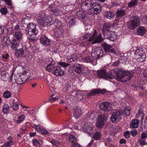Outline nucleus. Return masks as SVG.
I'll use <instances>...</instances> for the list:
<instances>
[{
	"label": "nucleus",
	"mask_w": 147,
	"mask_h": 147,
	"mask_svg": "<svg viewBox=\"0 0 147 147\" xmlns=\"http://www.w3.org/2000/svg\"><path fill=\"white\" fill-rule=\"evenodd\" d=\"M112 75L114 78L126 82L130 80L133 76V73L129 71H124L118 68L113 69Z\"/></svg>",
	"instance_id": "nucleus-1"
},
{
	"label": "nucleus",
	"mask_w": 147,
	"mask_h": 147,
	"mask_svg": "<svg viewBox=\"0 0 147 147\" xmlns=\"http://www.w3.org/2000/svg\"><path fill=\"white\" fill-rule=\"evenodd\" d=\"M131 108L129 107H125L122 113L121 111L114 110L112 112L110 119H121L125 118L124 115L127 117L130 114Z\"/></svg>",
	"instance_id": "nucleus-2"
},
{
	"label": "nucleus",
	"mask_w": 147,
	"mask_h": 147,
	"mask_svg": "<svg viewBox=\"0 0 147 147\" xmlns=\"http://www.w3.org/2000/svg\"><path fill=\"white\" fill-rule=\"evenodd\" d=\"M60 2L55 1L53 3L51 4L48 7V9L52 12V13L55 16H58L62 15L61 7L59 6Z\"/></svg>",
	"instance_id": "nucleus-3"
},
{
	"label": "nucleus",
	"mask_w": 147,
	"mask_h": 147,
	"mask_svg": "<svg viewBox=\"0 0 147 147\" xmlns=\"http://www.w3.org/2000/svg\"><path fill=\"white\" fill-rule=\"evenodd\" d=\"M112 70L113 69L107 73L106 72V69H102L97 71V75L99 78L109 80L114 78L112 75Z\"/></svg>",
	"instance_id": "nucleus-4"
},
{
	"label": "nucleus",
	"mask_w": 147,
	"mask_h": 147,
	"mask_svg": "<svg viewBox=\"0 0 147 147\" xmlns=\"http://www.w3.org/2000/svg\"><path fill=\"white\" fill-rule=\"evenodd\" d=\"M124 7H122L117 11L116 12V18L115 20V23L120 24V22L123 21V18L126 14V9Z\"/></svg>",
	"instance_id": "nucleus-5"
},
{
	"label": "nucleus",
	"mask_w": 147,
	"mask_h": 147,
	"mask_svg": "<svg viewBox=\"0 0 147 147\" xmlns=\"http://www.w3.org/2000/svg\"><path fill=\"white\" fill-rule=\"evenodd\" d=\"M140 24V21L139 18L138 17L134 16L132 20L128 22L127 28L131 30H133L139 26Z\"/></svg>",
	"instance_id": "nucleus-6"
},
{
	"label": "nucleus",
	"mask_w": 147,
	"mask_h": 147,
	"mask_svg": "<svg viewBox=\"0 0 147 147\" xmlns=\"http://www.w3.org/2000/svg\"><path fill=\"white\" fill-rule=\"evenodd\" d=\"M134 54L135 57L137 61L142 62L145 60L146 56L142 48L137 49L135 51Z\"/></svg>",
	"instance_id": "nucleus-7"
},
{
	"label": "nucleus",
	"mask_w": 147,
	"mask_h": 147,
	"mask_svg": "<svg viewBox=\"0 0 147 147\" xmlns=\"http://www.w3.org/2000/svg\"><path fill=\"white\" fill-rule=\"evenodd\" d=\"M63 17L65 19L67 20L68 23L67 25L70 28L76 25V17L74 16L65 13L64 14L63 13Z\"/></svg>",
	"instance_id": "nucleus-8"
},
{
	"label": "nucleus",
	"mask_w": 147,
	"mask_h": 147,
	"mask_svg": "<svg viewBox=\"0 0 147 147\" xmlns=\"http://www.w3.org/2000/svg\"><path fill=\"white\" fill-rule=\"evenodd\" d=\"M36 25L34 23H29L27 25L26 29V33L28 35L37 34L38 30L36 28Z\"/></svg>",
	"instance_id": "nucleus-9"
},
{
	"label": "nucleus",
	"mask_w": 147,
	"mask_h": 147,
	"mask_svg": "<svg viewBox=\"0 0 147 147\" xmlns=\"http://www.w3.org/2000/svg\"><path fill=\"white\" fill-rule=\"evenodd\" d=\"M103 51L102 48L100 47H97L92 50L91 56L93 59L97 60L103 56Z\"/></svg>",
	"instance_id": "nucleus-10"
},
{
	"label": "nucleus",
	"mask_w": 147,
	"mask_h": 147,
	"mask_svg": "<svg viewBox=\"0 0 147 147\" xmlns=\"http://www.w3.org/2000/svg\"><path fill=\"white\" fill-rule=\"evenodd\" d=\"M27 48L25 45H22L21 47L17 49L15 52V55L16 57L21 58L22 57L26 58L28 56L25 52H27Z\"/></svg>",
	"instance_id": "nucleus-11"
},
{
	"label": "nucleus",
	"mask_w": 147,
	"mask_h": 147,
	"mask_svg": "<svg viewBox=\"0 0 147 147\" xmlns=\"http://www.w3.org/2000/svg\"><path fill=\"white\" fill-rule=\"evenodd\" d=\"M91 8L92 10L91 9L90 10H89V13L97 14L101 11L100 5L98 3L93 2Z\"/></svg>",
	"instance_id": "nucleus-12"
},
{
	"label": "nucleus",
	"mask_w": 147,
	"mask_h": 147,
	"mask_svg": "<svg viewBox=\"0 0 147 147\" xmlns=\"http://www.w3.org/2000/svg\"><path fill=\"white\" fill-rule=\"evenodd\" d=\"M93 2V0H85L81 4V8L84 11H86L91 10V5Z\"/></svg>",
	"instance_id": "nucleus-13"
},
{
	"label": "nucleus",
	"mask_w": 147,
	"mask_h": 147,
	"mask_svg": "<svg viewBox=\"0 0 147 147\" xmlns=\"http://www.w3.org/2000/svg\"><path fill=\"white\" fill-rule=\"evenodd\" d=\"M99 107L101 110L105 112L110 111L111 109L110 103L108 101H105L101 103L99 105Z\"/></svg>",
	"instance_id": "nucleus-14"
},
{
	"label": "nucleus",
	"mask_w": 147,
	"mask_h": 147,
	"mask_svg": "<svg viewBox=\"0 0 147 147\" xmlns=\"http://www.w3.org/2000/svg\"><path fill=\"white\" fill-rule=\"evenodd\" d=\"M65 72L63 68L59 66H56L53 74L57 76H61L64 74Z\"/></svg>",
	"instance_id": "nucleus-15"
},
{
	"label": "nucleus",
	"mask_w": 147,
	"mask_h": 147,
	"mask_svg": "<svg viewBox=\"0 0 147 147\" xmlns=\"http://www.w3.org/2000/svg\"><path fill=\"white\" fill-rule=\"evenodd\" d=\"M82 110L78 107H74L72 108V112L73 116L76 119L79 118L82 115Z\"/></svg>",
	"instance_id": "nucleus-16"
},
{
	"label": "nucleus",
	"mask_w": 147,
	"mask_h": 147,
	"mask_svg": "<svg viewBox=\"0 0 147 147\" xmlns=\"http://www.w3.org/2000/svg\"><path fill=\"white\" fill-rule=\"evenodd\" d=\"M103 40V38L102 37L101 33H99L98 36L94 37V38H90L88 41L91 42L92 45H93L101 42Z\"/></svg>",
	"instance_id": "nucleus-17"
},
{
	"label": "nucleus",
	"mask_w": 147,
	"mask_h": 147,
	"mask_svg": "<svg viewBox=\"0 0 147 147\" xmlns=\"http://www.w3.org/2000/svg\"><path fill=\"white\" fill-rule=\"evenodd\" d=\"M84 125L82 126L83 127L81 129L80 127V126H78L77 129H80L82 130L83 129V131L84 132H86V131L88 132V130H91L93 129V125L92 124L90 123H84Z\"/></svg>",
	"instance_id": "nucleus-18"
},
{
	"label": "nucleus",
	"mask_w": 147,
	"mask_h": 147,
	"mask_svg": "<svg viewBox=\"0 0 147 147\" xmlns=\"http://www.w3.org/2000/svg\"><path fill=\"white\" fill-rule=\"evenodd\" d=\"M40 43L46 46H47L50 44L51 40L46 35H41L40 38Z\"/></svg>",
	"instance_id": "nucleus-19"
},
{
	"label": "nucleus",
	"mask_w": 147,
	"mask_h": 147,
	"mask_svg": "<svg viewBox=\"0 0 147 147\" xmlns=\"http://www.w3.org/2000/svg\"><path fill=\"white\" fill-rule=\"evenodd\" d=\"M112 26V24L110 22H105L103 25L102 30V34L104 36L106 35L107 32H109L110 29Z\"/></svg>",
	"instance_id": "nucleus-20"
},
{
	"label": "nucleus",
	"mask_w": 147,
	"mask_h": 147,
	"mask_svg": "<svg viewBox=\"0 0 147 147\" xmlns=\"http://www.w3.org/2000/svg\"><path fill=\"white\" fill-rule=\"evenodd\" d=\"M107 38L109 40L114 41L117 37V36L116 35L115 32H107Z\"/></svg>",
	"instance_id": "nucleus-21"
},
{
	"label": "nucleus",
	"mask_w": 147,
	"mask_h": 147,
	"mask_svg": "<svg viewBox=\"0 0 147 147\" xmlns=\"http://www.w3.org/2000/svg\"><path fill=\"white\" fill-rule=\"evenodd\" d=\"M20 42L13 39L10 42L11 49L13 50H15L18 48Z\"/></svg>",
	"instance_id": "nucleus-22"
},
{
	"label": "nucleus",
	"mask_w": 147,
	"mask_h": 147,
	"mask_svg": "<svg viewBox=\"0 0 147 147\" xmlns=\"http://www.w3.org/2000/svg\"><path fill=\"white\" fill-rule=\"evenodd\" d=\"M78 56L76 53L71 54L67 56V61L68 63L76 61L77 59Z\"/></svg>",
	"instance_id": "nucleus-23"
},
{
	"label": "nucleus",
	"mask_w": 147,
	"mask_h": 147,
	"mask_svg": "<svg viewBox=\"0 0 147 147\" xmlns=\"http://www.w3.org/2000/svg\"><path fill=\"white\" fill-rule=\"evenodd\" d=\"M73 69L77 74H80L82 71L81 65L78 63H75L73 66Z\"/></svg>",
	"instance_id": "nucleus-24"
},
{
	"label": "nucleus",
	"mask_w": 147,
	"mask_h": 147,
	"mask_svg": "<svg viewBox=\"0 0 147 147\" xmlns=\"http://www.w3.org/2000/svg\"><path fill=\"white\" fill-rule=\"evenodd\" d=\"M55 64V61H52L46 67V70L49 72L52 71L53 73V71H54L55 67L56 66Z\"/></svg>",
	"instance_id": "nucleus-25"
},
{
	"label": "nucleus",
	"mask_w": 147,
	"mask_h": 147,
	"mask_svg": "<svg viewBox=\"0 0 147 147\" xmlns=\"http://www.w3.org/2000/svg\"><path fill=\"white\" fill-rule=\"evenodd\" d=\"M105 18H106L110 20H113L115 16L114 12L110 11H107L105 13Z\"/></svg>",
	"instance_id": "nucleus-26"
},
{
	"label": "nucleus",
	"mask_w": 147,
	"mask_h": 147,
	"mask_svg": "<svg viewBox=\"0 0 147 147\" xmlns=\"http://www.w3.org/2000/svg\"><path fill=\"white\" fill-rule=\"evenodd\" d=\"M64 30L63 29L61 30L55 29L54 30L53 35L55 38H58L62 35L64 32Z\"/></svg>",
	"instance_id": "nucleus-27"
},
{
	"label": "nucleus",
	"mask_w": 147,
	"mask_h": 147,
	"mask_svg": "<svg viewBox=\"0 0 147 147\" xmlns=\"http://www.w3.org/2000/svg\"><path fill=\"white\" fill-rule=\"evenodd\" d=\"M72 94L76 96V98L78 100L80 101L82 100L83 98L82 94L81 92L80 91H77L74 90L72 92Z\"/></svg>",
	"instance_id": "nucleus-28"
},
{
	"label": "nucleus",
	"mask_w": 147,
	"mask_h": 147,
	"mask_svg": "<svg viewBox=\"0 0 147 147\" xmlns=\"http://www.w3.org/2000/svg\"><path fill=\"white\" fill-rule=\"evenodd\" d=\"M54 24L56 28V29L61 30V29L64 30L62 23L59 20L57 19H55Z\"/></svg>",
	"instance_id": "nucleus-29"
},
{
	"label": "nucleus",
	"mask_w": 147,
	"mask_h": 147,
	"mask_svg": "<svg viewBox=\"0 0 147 147\" xmlns=\"http://www.w3.org/2000/svg\"><path fill=\"white\" fill-rule=\"evenodd\" d=\"M95 117L94 112H89L86 114L84 119H94Z\"/></svg>",
	"instance_id": "nucleus-30"
},
{
	"label": "nucleus",
	"mask_w": 147,
	"mask_h": 147,
	"mask_svg": "<svg viewBox=\"0 0 147 147\" xmlns=\"http://www.w3.org/2000/svg\"><path fill=\"white\" fill-rule=\"evenodd\" d=\"M77 16L80 20H84L86 15L85 12L83 11H80L77 12Z\"/></svg>",
	"instance_id": "nucleus-31"
},
{
	"label": "nucleus",
	"mask_w": 147,
	"mask_h": 147,
	"mask_svg": "<svg viewBox=\"0 0 147 147\" xmlns=\"http://www.w3.org/2000/svg\"><path fill=\"white\" fill-rule=\"evenodd\" d=\"M52 18H50L49 19H46L44 21L42 22V25L48 27L51 25L53 23L52 21ZM42 23V22H41Z\"/></svg>",
	"instance_id": "nucleus-32"
},
{
	"label": "nucleus",
	"mask_w": 147,
	"mask_h": 147,
	"mask_svg": "<svg viewBox=\"0 0 147 147\" xmlns=\"http://www.w3.org/2000/svg\"><path fill=\"white\" fill-rule=\"evenodd\" d=\"M146 30L144 26H140L137 29V32L138 35L140 36H143L146 33Z\"/></svg>",
	"instance_id": "nucleus-33"
},
{
	"label": "nucleus",
	"mask_w": 147,
	"mask_h": 147,
	"mask_svg": "<svg viewBox=\"0 0 147 147\" xmlns=\"http://www.w3.org/2000/svg\"><path fill=\"white\" fill-rule=\"evenodd\" d=\"M96 119H107L108 118V114L106 113H98Z\"/></svg>",
	"instance_id": "nucleus-34"
},
{
	"label": "nucleus",
	"mask_w": 147,
	"mask_h": 147,
	"mask_svg": "<svg viewBox=\"0 0 147 147\" xmlns=\"http://www.w3.org/2000/svg\"><path fill=\"white\" fill-rule=\"evenodd\" d=\"M22 38V34L21 32L18 31L16 32L14 34V35L13 39L16 40L20 42V40Z\"/></svg>",
	"instance_id": "nucleus-35"
},
{
	"label": "nucleus",
	"mask_w": 147,
	"mask_h": 147,
	"mask_svg": "<svg viewBox=\"0 0 147 147\" xmlns=\"http://www.w3.org/2000/svg\"><path fill=\"white\" fill-rule=\"evenodd\" d=\"M99 94V89H92L91 90L90 92L87 94V96L89 98L91 95H93L96 94Z\"/></svg>",
	"instance_id": "nucleus-36"
},
{
	"label": "nucleus",
	"mask_w": 147,
	"mask_h": 147,
	"mask_svg": "<svg viewBox=\"0 0 147 147\" xmlns=\"http://www.w3.org/2000/svg\"><path fill=\"white\" fill-rule=\"evenodd\" d=\"M22 76L19 75H16L14 77L15 82L18 84L21 85L23 84V82L22 81Z\"/></svg>",
	"instance_id": "nucleus-37"
},
{
	"label": "nucleus",
	"mask_w": 147,
	"mask_h": 147,
	"mask_svg": "<svg viewBox=\"0 0 147 147\" xmlns=\"http://www.w3.org/2000/svg\"><path fill=\"white\" fill-rule=\"evenodd\" d=\"M138 0H131L128 3V7L129 8H131L137 5L138 4Z\"/></svg>",
	"instance_id": "nucleus-38"
},
{
	"label": "nucleus",
	"mask_w": 147,
	"mask_h": 147,
	"mask_svg": "<svg viewBox=\"0 0 147 147\" xmlns=\"http://www.w3.org/2000/svg\"><path fill=\"white\" fill-rule=\"evenodd\" d=\"M138 120H133L130 124V127L131 128H136L139 125Z\"/></svg>",
	"instance_id": "nucleus-39"
},
{
	"label": "nucleus",
	"mask_w": 147,
	"mask_h": 147,
	"mask_svg": "<svg viewBox=\"0 0 147 147\" xmlns=\"http://www.w3.org/2000/svg\"><path fill=\"white\" fill-rule=\"evenodd\" d=\"M105 120H97L96 123V126L99 128H101L103 127L105 123Z\"/></svg>",
	"instance_id": "nucleus-40"
},
{
	"label": "nucleus",
	"mask_w": 147,
	"mask_h": 147,
	"mask_svg": "<svg viewBox=\"0 0 147 147\" xmlns=\"http://www.w3.org/2000/svg\"><path fill=\"white\" fill-rule=\"evenodd\" d=\"M37 18L38 20L42 22L47 19V16L44 13H40L39 16Z\"/></svg>",
	"instance_id": "nucleus-41"
},
{
	"label": "nucleus",
	"mask_w": 147,
	"mask_h": 147,
	"mask_svg": "<svg viewBox=\"0 0 147 147\" xmlns=\"http://www.w3.org/2000/svg\"><path fill=\"white\" fill-rule=\"evenodd\" d=\"M83 60L84 61L87 63H93V60L89 55H86V57H84L83 58Z\"/></svg>",
	"instance_id": "nucleus-42"
},
{
	"label": "nucleus",
	"mask_w": 147,
	"mask_h": 147,
	"mask_svg": "<svg viewBox=\"0 0 147 147\" xmlns=\"http://www.w3.org/2000/svg\"><path fill=\"white\" fill-rule=\"evenodd\" d=\"M31 15L30 14L27 13L22 18L21 23L23 24H26V20H30V19Z\"/></svg>",
	"instance_id": "nucleus-43"
},
{
	"label": "nucleus",
	"mask_w": 147,
	"mask_h": 147,
	"mask_svg": "<svg viewBox=\"0 0 147 147\" xmlns=\"http://www.w3.org/2000/svg\"><path fill=\"white\" fill-rule=\"evenodd\" d=\"M71 85L69 82L66 83L63 89V91L65 92H67L69 91L71 88Z\"/></svg>",
	"instance_id": "nucleus-44"
},
{
	"label": "nucleus",
	"mask_w": 147,
	"mask_h": 147,
	"mask_svg": "<svg viewBox=\"0 0 147 147\" xmlns=\"http://www.w3.org/2000/svg\"><path fill=\"white\" fill-rule=\"evenodd\" d=\"M32 127L35 129V130L38 132H40L43 127V126L40 125L36 124L33 125Z\"/></svg>",
	"instance_id": "nucleus-45"
},
{
	"label": "nucleus",
	"mask_w": 147,
	"mask_h": 147,
	"mask_svg": "<svg viewBox=\"0 0 147 147\" xmlns=\"http://www.w3.org/2000/svg\"><path fill=\"white\" fill-rule=\"evenodd\" d=\"M103 46L105 52L107 53L110 48H111L112 47L110 45H108L106 43H104L103 45Z\"/></svg>",
	"instance_id": "nucleus-46"
},
{
	"label": "nucleus",
	"mask_w": 147,
	"mask_h": 147,
	"mask_svg": "<svg viewBox=\"0 0 147 147\" xmlns=\"http://www.w3.org/2000/svg\"><path fill=\"white\" fill-rule=\"evenodd\" d=\"M3 96L5 98H9L11 96V94L10 91L6 90L4 92Z\"/></svg>",
	"instance_id": "nucleus-47"
},
{
	"label": "nucleus",
	"mask_w": 147,
	"mask_h": 147,
	"mask_svg": "<svg viewBox=\"0 0 147 147\" xmlns=\"http://www.w3.org/2000/svg\"><path fill=\"white\" fill-rule=\"evenodd\" d=\"M101 136L100 132H97L94 134L93 137L96 140H99L100 139Z\"/></svg>",
	"instance_id": "nucleus-48"
},
{
	"label": "nucleus",
	"mask_w": 147,
	"mask_h": 147,
	"mask_svg": "<svg viewBox=\"0 0 147 147\" xmlns=\"http://www.w3.org/2000/svg\"><path fill=\"white\" fill-rule=\"evenodd\" d=\"M49 141L52 144L57 146H58L60 144V142L58 141L55 139H53L51 140H50Z\"/></svg>",
	"instance_id": "nucleus-49"
},
{
	"label": "nucleus",
	"mask_w": 147,
	"mask_h": 147,
	"mask_svg": "<svg viewBox=\"0 0 147 147\" xmlns=\"http://www.w3.org/2000/svg\"><path fill=\"white\" fill-rule=\"evenodd\" d=\"M37 34H32V35H29L30 36L28 37L29 42H31L36 40L35 36Z\"/></svg>",
	"instance_id": "nucleus-50"
},
{
	"label": "nucleus",
	"mask_w": 147,
	"mask_h": 147,
	"mask_svg": "<svg viewBox=\"0 0 147 147\" xmlns=\"http://www.w3.org/2000/svg\"><path fill=\"white\" fill-rule=\"evenodd\" d=\"M9 107L7 104H5L3 106V111L4 113L6 114L8 111Z\"/></svg>",
	"instance_id": "nucleus-51"
},
{
	"label": "nucleus",
	"mask_w": 147,
	"mask_h": 147,
	"mask_svg": "<svg viewBox=\"0 0 147 147\" xmlns=\"http://www.w3.org/2000/svg\"><path fill=\"white\" fill-rule=\"evenodd\" d=\"M145 115L144 113H141L138 112V113L136 115V117L137 119H139L141 117V119H144V117Z\"/></svg>",
	"instance_id": "nucleus-52"
},
{
	"label": "nucleus",
	"mask_w": 147,
	"mask_h": 147,
	"mask_svg": "<svg viewBox=\"0 0 147 147\" xmlns=\"http://www.w3.org/2000/svg\"><path fill=\"white\" fill-rule=\"evenodd\" d=\"M32 143L36 147H40V145L37 140L36 139H34L32 140Z\"/></svg>",
	"instance_id": "nucleus-53"
},
{
	"label": "nucleus",
	"mask_w": 147,
	"mask_h": 147,
	"mask_svg": "<svg viewBox=\"0 0 147 147\" xmlns=\"http://www.w3.org/2000/svg\"><path fill=\"white\" fill-rule=\"evenodd\" d=\"M13 105L12 106V108L13 110H17L18 109L19 105L18 102H15L14 100L13 102Z\"/></svg>",
	"instance_id": "nucleus-54"
},
{
	"label": "nucleus",
	"mask_w": 147,
	"mask_h": 147,
	"mask_svg": "<svg viewBox=\"0 0 147 147\" xmlns=\"http://www.w3.org/2000/svg\"><path fill=\"white\" fill-rule=\"evenodd\" d=\"M0 12L3 15H5L7 12V10L5 7L2 8L0 9Z\"/></svg>",
	"instance_id": "nucleus-55"
},
{
	"label": "nucleus",
	"mask_w": 147,
	"mask_h": 147,
	"mask_svg": "<svg viewBox=\"0 0 147 147\" xmlns=\"http://www.w3.org/2000/svg\"><path fill=\"white\" fill-rule=\"evenodd\" d=\"M59 64L63 68H65L69 65V63H66L61 61L59 62Z\"/></svg>",
	"instance_id": "nucleus-56"
},
{
	"label": "nucleus",
	"mask_w": 147,
	"mask_h": 147,
	"mask_svg": "<svg viewBox=\"0 0 147 147\" xmlns=\"http://www.w3.org/2000/svg\"><path fill=\"white\" fill-rule=\"evenodd\" d=\"M69 140L70 141L72 142V143H75L76 142L75 137L72 135L70 136Z\"/></svg>",
	"instance_id": "nucleus-57"
},
{
	"label": "nucleus",
	"mask_w": 147,
	"mask_h": 147,
	"mask_svg": "<svg viewBox=\"0 0 147 147\" xmlns=\"http://www.w3.org/2000/svg\"><path fill=\"white\" fill-rule=\"evenodd\" d=\"M40 132L41 134L43 135H46L49 133L48 131L45 128L43 127Z\"/></svg>",
	"instance_id": "nucleus-58"
},
{
	"label": "nucleus",
	"mask_w": 147,
	"mask_h": 147,
	"mask_svg": "<svg viewBox=\"0 0 147 147\" xmlns=\"http://www.w3.org/2000/svg\"><path fill=\"white\" fill-rule=\"evenodd\" d=\"M4 1L8 5L10 6V7L11 9L13 8V6H12V4L11 0H4Z\"/></svg>",
	"instance_id": "nucleus-59"
},
{
	"label": "nucleus",
	"mask_w": 147,
	"mask_h": 147,
	"mask_svg": "<svg viewBox=\"0 0 147 147\" xmlns=\"http://www.w3.org/2000/svg\"><path fill=\"white\" fill-rule=\"evenodd\" d=\"M7 74L4 73V72L1 74V77L4 81H6L7 80Z\"/></svg>",
	"instance_id": "nucleus-60"
},
{
	"label": "nucleus",
	"mask_w": 147,
	"mask_h": 147,
	"mask_svg": "<svg viewBox=\"0 0 147 147\" xmlns=\"http://www.w3.org/2000/svg\"><path fill=\"white\" fill-rule=\"evenodd\" d=\"M53 95H51L50 97L49 98V102L51 103H53L54 102L57 100V98H56L52 97Z\"/></svg>",
	"instance_id": "nucleus-61"
},
{
	"label": "nucleus",
	"mask_w": 147,
	"mask_h": 147,
	"mask_svg": "<svg viewBox=\"0 0 147 147\" xmlns=\"http://www.w3.org/2000/svg\"><path fill=\"white\" fill-rule=\"evenodd\" d=\"M9 57V55L8 53L3 54L2 56V58L4 60H7Z\"/></svg>",
	"instance_id": "nucleus-62"
},
{
	"label": "nucleus",
	"mask_w": 147,
	"mask_h": 147,
	"mask_svg": "<svg viewBox=\"0 0 147 147\" xmlns=\"http://www.w3.org/2000/svg\"><path fill=\"white\" fill-rule=\"evenodd\" d=\"M22 79L23 82V84L28 79V77L26 75H22Z\"/></svg>",
	"instance_id": "nucleus-63"
},
{
	"label": "nucleus",
	"mask_w": 147,
	"mask_h": 147,
	"mask_svg": "<svg viewBox=\"0 0 147 147\" xmlns=\"http://www.w3.org/2000/svg\"><path fill=\"white\" fill-rule=\"evenodd\" d=\"M124 136L126 138H129L130 136V132L129 131H126L124 133Z\"/></svg>",
	"instance_id": "nucleus-64"
}]
</instances>
